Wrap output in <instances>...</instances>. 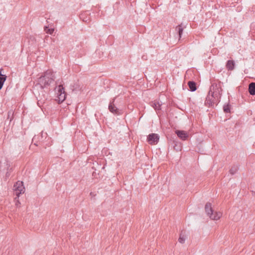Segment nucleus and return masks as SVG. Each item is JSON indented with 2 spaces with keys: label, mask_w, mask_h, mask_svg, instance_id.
<instances>
[{
  "label": "nucleus",
  "mask_w": 255,
  "mask_h": 255,
  "mask_svg": "<svg viewBox=\"0 0 255 255\" xmlns=\"http://www.w3.org/2000/svg\"><path fill=\"white\" fill-rule=\"evenodd\" d=\"M32 142L35 146L41 145L46 148L47 146H50L52 144L51 137H49L46 132L42 131L39 134L33 136Z\"/></svg>",
  "instance_id": "f257e3e1"
},
{
  "label": "nucleus",
  "mask_w": 255,
  "mask_h": 255,
  "mask_svg": "<svg viewBox=\"0 0 255 255\" xmlns=\"http://www.w3.org/2000/svg\"><path fill=\"white\" fill-rule=\"evenodd\" d=\"M54 82V76L52 73L49 70L45 72L38 79V84L40 85L42 91H43L44 88L48 87Z\"/></svg>",
  "instance_id": "f03ea898"
},
{
  "label": "nucleus",
  "mask_w": 255,
  "mask_h": 255,
  "mask_svg": "<svg viewBox=\"0 0 255 255\" xmlns=\"http://www.w3.org/2000/svg\"><path fill=\"white\" fill-rule=\"evenodd\" d=\"M205 211L207 216L213 220L219 219L221 216V212H215L212 207V204L210 202H207L205 206Z\"/></svg>",
  "instance_id": "7ed1b4c3"
},
{
  "label": "nucleus",
  "mask_w": 255,
  "mask_h": 255,
  "mask_svg": "<svg viewBox=\"0 0 255 255\" xmlns=\"http://www.w3.org/2000/svg\"><path fill=\"white\" fill-rule=\"evenodd\" d=\"M221 82H219L218 83L216 82H212V84L210 87L209 94H212L215 96H219L222 95V89L221 85Z\"/></svg>",
  "instance_id": "20e7f679"
},
{
  "label": "nucleus",
  "mask_w": 255,
  "mask_h": 255,
  "mask_svg": "<svg viewBox=\"0 0 255 255\" xmlns=\"http://www.w3.org/2000/svg\"><path fill=\"white\" fill-rule=\"evenodd\" d=\"M14 190L16 196L14 199H16L19 197L21 194L24 192L25 188L23 182L20 181L16 182L14 185Z\"/></svg>",
  "instance_id": "39448f33"
},
{
  "label": "nucleus",
  "mask_w": 255,
  "mask_h": 255,
  "mask_svg": "<svg viewBox=\"0 0 255 255\" xmlns=\"http://www.w3.org/2000/svg\"><path fill=\"white\" fill-rule=\"evenodd\" d=\"M116 99V97L114 98L112 101H111L109 105V111L114 115H120L123 113L122 110H120L119 108H117L115 105V101Z\"/></svg>",
  "instance_id": "423d86ee"
},
{
  "label": "nucleus",
  "mask_w": 255,
  "mask_h": 255,
  "mask_svg": "<svg viewBox=\"0 0 255 255\" xmlns=\"http://www.w3.org/2000/svg\"><path fill=\"white\" fill-rule=\"evenodd\" d=\"M159 140V136L156 133H150L147 137V141L150 144H156Z\"/></svg>",
  "instance_id": "0eeeda50"
},
{
  "label": "nucleus",
  "mask_w": 255,
  "mask_h": 255,
  "mask_svg": "<svg viewBox=\"0 0 255 255\" xmlns=\"http://www.w3.org/2000/svg\"><path fill=\"white\" fill-rule=\"evenodd\" d=\"M216 98L215 96L212 94H209L207 95L206 100L205 102V105L208 107H211L214 105V102Z\"/></svg>",
  "instance_id": "6e6552de"
},
{
  "label": "nucleus",
  "mask_w": 255,
  "mask_h": 255,
  "mask_svg": "<svg viewBox=\"0 0 255 255\" xmlns=\"http://www.w3.org/2000/svg\"><path fill=\"white\" fill-rule=\"evenodd\" d=\"M175 132L177 136L182 140H186L189 136L188 133L184 130L177 129L175 131Z\"/></svg>",
  "instance_id": "1a4fd4ad"
},
{
  "label": "nucleus",
  "mask_w": 255,
  "mask_h": 255,
  "mask_svg": "<svg viewBox=\"0 0 255 255\" xmlns=\"http://www.w3.org/2000/svg\"><path fill=\"white\" fill-rule=\"evenodd\" d=\"M41 92L42 93V95H40V94H39L38 97H37V99L38 100V101H37V105L39 107H40V104L44 103L46 99L45 95L44 94V91H42Z\"/></svg>",
  "instance_id": "9d476101"
},
{
  "label": "nucleus",
  "mask_w": 255,
  "mask_h": 255,
  "mask_svg": "<svg viewBox=\"0 0 255 255\" xmlns=\"http://www.w3.org/2000/svg\"><path fill=\"white\" fill-rule=\"evenodd\" d=\"M184 28V27H183L182 23L179 24L176 27V30L177 31L178 34L179 35V41L181 40L182 35L183 33Z\"/></svg>",
  "instance_id": "9b49d317"
},
{
  "label": "nucleus",
  "mask_w": 255,
  "mask_h": 255,
  "mask_svg": "<svg viewBox=\"0 0 255 255\" xmlns=\"http://www.w3.org/2000/svg\"><path fill=\"white\" fill-rule=\"evenodd\" d=\"M189 90L191 92H194L197 90V84L193 81H189L187 83Z\"/></svg>",
  "instance_id": "f8f14e48"
},
{
  "label": "nucleus",
  "mask_w": 255,
  "mask_h": 255,
  "mask_svg": "<svg viewBox=\"0 0 255 255\" xmlns=\"http://www.w3.org/2000/svg\"><path fill=\"white\" fill-rule=\"evenodd\" d=\"M235 64L234 60H229L227 61L226 66L228 70L232 71L234 69Z\"/></svg>",
  "instance_id": "ddd939ff"
},
{
  "label": "nucleus",
  "mask_w": 255,
  "mask_h": 255,
  "mask_svg": "<svg viewBox=\"0 0 255 255\" xmlns=\"http://www.w3.org/2000/svg\"><path fill=\"white\" fill-rule=\"evenodd\" d=\"M249 92L251 95H255V83L252 82L249 85Z\"/></svg>",
  "instance_id": "4468645a"
},
{
  "label": "nucleus",
  "mask_w": 255,
  "mask_h": 255,
  "mask_svg": "<svg viewBox=\"0 0 255 255\" xmlns=\"http://www.w3.org/2000/svg\"><path fill=\"white\" fill-rule=\"evenodd\" d=\"M187 237L185 235V232L182 231L180 234L179 237L178 239V242L181 244L184 243Z\"/></svg>",
  "instance_id": "2eb2a0df"
},
{
  "label": "nucleus",
  "mask_w": 255,
  "mask_h": 255,
  "mask_svg": "<svg viewBox=\"0 0 255 255\" xmlns=\"http://www.w3.org/2000/svg\"><path fill=\"white\" fill-rule=\"evenodd\" d=\"M57 98L59 102H63L66 97V93H61L60 94H57Z\"/></svg>",
  "instance_id": "dca6fc26"
},
{
  "label": "nucleus",
  "mask_w": 255,
  "mask_h": 255,
  "mask_svg": "<svg viewBox=\"0 0 255 255\" xmlns=\"http://www.w3.org/2000/svg\"><path fill=\"white\" fill-rule=\"evenodd\" d=\"M239 169V167L237 165H233L230 169V173L232 175L235 174Z\"/></svg>",
  "instance_id": "f3484780"
},
{
  "label": "nucleus",
  "mask_w": 255,
  "mask_h": 255,
  "mask_svg": "<svg viewBox=\"0 0 255 255\" xmlns=\"http://www.w3.org/2000/svg\"><path fill=\"white\" fill-rule=\"evenodd\" d=\"M151 106L155 110H160L161 105L159 104L158 102H156L154 101V102H152L151 104Z\"/></svg>",
  "instance_id": "a211bd4d"
},
{
  "label": "nucleus",
  "mask_w": 255,
  "mask_h": 255,
  "mask_svg": "<svg viewBox=\"0 0 255 255\" xmlns=\"http://www.w3.org/2000/svg\"><path fill=\"white\" fill-rule=\"evenodd\" d=\"M223 111L225 113H230L231 105L229 104L225 105L223 107Z\"/></svg>",
  "instance_id": "6ab92c4d"
},
{
  "label": "nucleus",
  "mask_w": 255,
  "mask_h": 255,
  "mask_svg": "<svg viewBox=\"0 0 255 255\" xmlns=\"http://www.w3.org/2000/svg\"><path fill=\"white\" fill-rule=\"evenodd\" d=\"M173 143H174V149L177 151H180L181 150V143L175 141H173Z\"/></svg>",
  "instance_id": "aec40b11"
},
{
  "label": "nucleus",
  "mask_w": 255,
  "mask_h": 255,
  "mask_svg": "<svg viewBox=\"0 0 255 255\" xmlns=\"http://www.w3.org/2000/svg\"><path fill=\"white\" fill-rule=\"evenodd\" d=\"M44 31L46 33L52 34L54 32V28H49L47 26H45L44 27Z\"/></svg>",
  "instance_id": "412c9836"
},
{
  "label": "nucleus",
  "mask_w": 255,
  "mask_h": 255,
  "mask_svg": "<svg viewBox=\"0 0 255 255\" xmlns=\"http://www.w3.org/2000/svg\"><path fill=\"white\" fill-rule=\"evenodd\" d=\"M7 76L5 75L0 73V83L4 84V82L6 80Z\"/></svg>",
  "instance_id": "4be33fe9"
},
{
  "label": "nucleus",
  "mask_w": 255,
  "mask_h": 255,
  "mask_svg": "<svg viewBox=\"0 0 255 255\" xmlns=\"http://www.w3.org/2000/svg\"><path fill=\"white\" fill-rule=\"evenodd\" d=\"M14 112L12 111H9L7 113V120L9 119V122H10L13 119Z\"/></svg>",
  "instance_id": "5701e85b"
},
{
  "label": "nucleus",
  "mask_w": 255,
  "mask_h": 255,
  "mask_svg": "<svg viewBox=\"0 0 255 255\" xmlns=\"http://www.w3.org/2000/svg\"><path fill=\"white\" fill-rule=\"evenodd\" d=\"M63 93L65 92V89H64V88L63 87V85L60 84L58 86L57 94H60L61 93H63Z\"/></svg>",
  "instance_id": "b1692460"
},
{
  "label": "nucleus",
  "mask_w": 255,
  "mask_h": 255,
  "mask_svg": "<svg viewBox=\"0 0 255 255\" xmlns=\"http://www.w3.org/2000/svg\"><path fill=\"white\" fill-rule=\"evenodd\" d=\"M84 15H85L84 13H82L80 15V18L82 19L84 21L87 22L89 20V17H88V18L84 17Z\"/></svg>",
  "instance_id": "393cba45"
},
{
  "label": "nucleus",
  "mask_w": 255,
  "mask_h": 255,
  "mask_svg": "<svg viewBox=\"0 0 255 255\" xmlns=\"http://www.w3.org/2000/svg\"><path fill=\"white\" fill-rule=\"evenodd\" d=\"M215 97H216V98H215V101H215L214 104H216V105H217L218 104L220 101V99H221V96H217Z\"/></svg>",
  "instance_id": "a878e982"
},
{
  "label": "nucleus",
  "mask_w": 255,
  "mask_h": 255,
  "mask_svg": "<svg viewBox=\"0 0 255 255\" xmlns=\"http://www.w3.org/2000/svg\"><path fill=\"white\" fill-rule=\"evenodd\" d=\"M17 198L16 199H15V206L18 207H19L20 206V202H19V201L18 200H16Z\"/></svg>",
  "instance_id": "bb28decb"
},
{
  "label": "nucleus",
  "mask_w": 255,
  "mask_h": 255,
  "mask_svg": "<svg viewBox=\"0 0 255 255\" xmlns=\"http://www.w3.org/2000/svg\"><path fill=\"white\" fill-rule=\"evenodd\" d=\"M3 84H1V83H0V90H1V89L2 88V86H3Z\"/></svg>",
  "instance_id": "cd10ccee"
}]
</instances>
